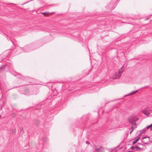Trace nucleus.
I'll return each mask as SVG.
<instances>
[{"label": "nucleus", "instance_id": "f257e3e1", "mask_svg": "<svg viewBox=\"0 0 152 152\" xmlns=\"http://www.w3.org/2000/svg\"><path fill=\"white\" fill-rule=\"evenodd\" d=\"M138 119V118L133 115L130 116L128 119V122L133 125L132 126V129L130 131V134L132 132L134 129L136 127V124L135 122L137 121Z\"/></svg>", "mask_w": 152, "mask_h": 152}, {"label": "nucleus", "instance_id": "f03ea898", "mask_svg": "<svg viewBox=\"0 0 152 152\" xmlns=\"http://www.w3.org/2000/svg\"><path fill=\"white\" fill-rule=\"evenodd\" d=\"M95 152H103L104 151V148L100 146L96 147L95 148Z\"/></svg>", "mask_w": 152, "mask_h": 152}, {"label": "nucleus", "instance_id": "7ed1b4c3", "mask_svg": "<svg viewBox=\"0 0 152 152\" xmlns=\"http://www.w3.org/2000/svg\"><path fill=\"white\" fill-rule=\"evenodd\" d=\"M151 110L146 109L142 111V112L146 116L148 117L150 113L151 112Z\"/></svg>", "mask_w": 152, "mask_h": 152}, {"label": "nucleus", "instance_id": "20e7f679", "mask_svg": "<svg viewBox=\"0 0 152 152\" xmlns=\"http://www.w3.org/2000/svg\"><path fill=\"white\" fill-rule=\"evenodd\" d=\"M120 76L121 75L119 74V73L116 72L113 75L112 78L113 79H118L120 77Z\"/></svg>", "mask_w": 152, "mask_h": 152}, {"label": "nucleus", "instance_id": "39448f33", "mask_svg": "<svg viewBox=\"0 0 152 152\" xmlns=\"http://www.w3.org/2000/svg\"><path fill=\"white\" fill-rule=\"evenodd\" d=\"M139 145L140 147H138V146H136L135 147V148L137 149H138V150H139L144 149L145 148V146L142 144H139Z\"/></svg>", "mask_w": 152, "mask_h": 152}, {"label": "nucleus", "instance_id": "423d86ee", "mask_svg": "<svg viewBox=\"0 0 152 152\" xmlns=\"http://www.w3.org/2000/svg\"><path fill=\"white\" fill-rule=\"evenodd\" d=\"M47 141V139L46 137H43L41 140L40 141V143L42 142L44 144Z\"/></svg>", "mask_w": 152, "mask_h": 152}, {"label": "nucleus", "instance_id": "0eeeda50", "mask_svg": "<svg viewBox=\"0 0 152 152\" xmlns=\"http://www.w3.org/2000/svg\"><path fill=\"white\" fill-rule=\"evenodd\" d=\"M123 71V66H122L119 70V72L118 73H119V74L121 75Z\"/></svg>", "mask_w": 152, "mask_h": 152}, {"label": "nucleus", "instance_id": "6e6552de", "mask_svg": "<svg viewBox=\"0 0 152 152\" xmlns=\"http://www.w3.org/2000/svg\"><path fill=\"white\" fill-rule=\"evenodd\" d=\"M138 91V90H136L135 91H132L130 93L128 96L132 95L136 93Z\"/></svg>", "mask_w": 152, "mask_h": 152}, {"label": "nucleus", "instance_id": "1a4fd4ad", "mask_svg": "<svg viewBox=\"0 0 152 152\" xmlns=\"http://www.w3.org/2000/svg\"><path fill=\"white\" fill-rule=\"evenodd\" d=\"M137 142L135 141V140H134L132 142V144H134L135 143H136Z\"/></svg>", "mask_w": 152, "mask_h": 152}, {"label": "nucleus", "instance_id": "9d476101", "mask_svg": "<svg viewBox=\"0 0 152 152\" xmlns=\"http://www.w3.org/2000/svg\"><path fill=\"white\" fill-rule=\"evenodd\" d=\"M150 127V128L151 127V125L148 126H147V127H146V129H148Z\"/></svg>", "mask_w": 152, "mask_h": 152}, {"label": "nucleus", "instance_id": "9b49d317", "mask_svg": "<svg viewBox=\"0 0 152 152\" xmlns=\"http://www.w3.org/2000/svg\"><path fill=\"white\" fill-rule=\"evenodd\" d=\"M134 147L133 146H132L131 147V149L132 150H134Z\"/></svg>", "mask_w": 152, "mask_h": 152}, {"label": "nucleus", "instance_id": "f8f14e48", "mask_svg": "<svg viewBox=\"0 0 152 152\" xmlns=\"http://www.w3.org/2000/svg\"><path fill=\"white\" fill-rule=\"evenodd\" d=\"M139 138H140V137H139V138H137V139H136V140H135L136 141V142H137L138 141Z\"/></svg>", "mask_w": 152, "mask_h": 152}, {"label": "nucleus", "instance_id": "ddd939ff", "mask_svg": "<svg viewBox=\"0 0 152 152\" xmlns=\"http://www.w3.org/2000/svg\"><path fill=\"white\" fill-rule=\"evenodd\" d=\"M86 143L88 144H90L89 142H88V141H86Z\"/></svg>", "mask_w": 152, "mask_h": 152}, {"label": "nucleus", "instance_id": "4468645a", "mask_svg": "<svg viewBox=\"0 0 152 152\" xmlns=\"http://www.w3.org/2000/svg\"><path fill=\"white\" fill-rule=\"evenodd\" d=\"M151 125V127L150 128V129H151V130H152V124Z\"/></svg>", "mask_w": 152, "mask_h": 152}, {"label": "nucleus", "instance_id": "2eb2a0df", "mask_svg": "<svg viewBox=\"0 0 152 152\" xmlns=\"http://www.w3.org/2000/svg\"><path fill=\"white\" fill-rule=\"evenodd\" d=\"M47 14V13H45V12L43 13V14H44V15H45V14Z\"/></svg>", "mask_w": 152, "mask_h": 152}, {"label": "nucleus", "instance_id": "dca6fc26", "mask_svg": "<svg viewBox=\"0 0 152 152\" xmlns=\"http://www.w3.org/2000/svg\"><path fill=\"white\" fill-rule=\"evenodd\" d=\"M2 68H1V67L0 68V70H1Z\"/></svg>", "mask_w": 152, "mask_h": 152}, {"label": "nucleus", "instance_id": "f3484780", "mask_svg": "<svg viewBox=\"0 0 152 152\" xmlns=\"http://www.w3.org/2000/svg\"><path fill=\"white\" fill-rule=\"evenodd\" d=\"M145 138H146V137H143L142 139H144Z\"/></svg>", "mask_w": 152, "mask_h": 152}, {"label": "nucleus", "instance_id": "a211bd4d", "mask_svg": "<svg viewBox=\"0 0 152 152\" xmlns=\"http://www.w3.org/2000/svg\"><path fill=\"white\" fill-rule=\"evenodd\" d=\"M145 130V129H144L143 130H142V131H144Z\"/></svg>", "mask_w": 152, "mask_h": 152}, {"label": "nucleus", "instance_id": "6ab92c4d", "mask_svg": "<svg viewBox=\"0 0 152 152\" xmlns=\"http://www.w3.org/2000/svg\"><path fill=\"white\" fill-rule=\"evenodd\" d=\"M36 124H37V122H36Z\"/></svg>", "mask_w": 152, "mask_h": 152}, {"label": "nucleus", "instance_id": "aec40b11", "mask_svg": "<svg viewBox=\"0 0 152 152\" xmlns=\"http://www.w3.org/2000/svg\"><path fill=\"white\" fill-rule=\"evenodd\" d=\"M37 123H38V121H37Z\"/></svg>", "mask_w": 152, "mask_h": 152}]
</instances>
